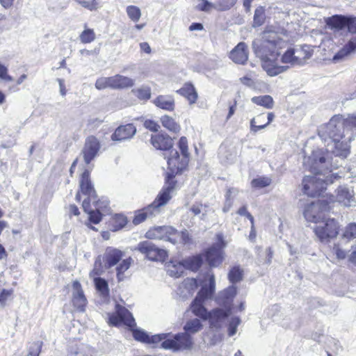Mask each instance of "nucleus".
<instances>
[{
  "label": "nucleus",
  "mask_w": 356,
  "mask_h": 356,
  "mask_svg": "<svg viewBox=\"0 0 356 356\" xmlns=\"http://www.w3.org/2000/svg\"><path fill=\"white\" fill-rule=\"evenodd\" d=\"M318 136L325 145L336 156L345 159L350 153V142L356 136V115L348 114L346 117L338 114L329 122L321 125Z\"/></svg>",
  "instance_id": "f257e3e1"
},
{
  "label": "nucleus",
  "mask_w": 356,
  "mask_h": 356,
  "mask_svg": "<svg viewBox=\"0 0 356 356\" xmlns=\"http://www.w3.org/2000/svg\"><path fill=\"white\" fill-rule=\"evenodd\" d=\"M286 32L273 26H266L252 43L254 53L261 61V66L270 76H276L286 71L289 66L279 65L277 60L280 51L287 46Z\"/></svg>",
  "instance_id": "f03ea898"
},
{
  "label": "nucleus",
  "mask_w": 356,
  "mask_h": 356,
  "mask_svg": "<svg viewBox=\"0 0 356 356\" xmlns=\"http://www.w3.org/2000/svg\"><path fill=\"white\" fill-rule=\"evenodd\" d=\"M198 282L201 289L194 300L191 302L190 309L193 312H208L204 307V304L205 301L211 298L215 292L216 282L214 274L211 270H209L199 277Z\"/></svg>",
  "instance_id": "7ed1b4c3"
},
{
  "label": "nucleus",
  "mask_w": 356,
  "mask_h": 356,
  "mask_svg": "<svg viewBox=\"0 0 356 356\" xmlns=\"http://www.w3.org/2000/svg\"><path fill=\"white\" fill-rule=\"evenodd\" d=\"M178 147L180 154L176 149H172L168 158V164L170 170L176 174L184 171L187 168L189 162L190 154L188 148V140L186 137H181L178 143Z\"/></svg>",
  "instance_id": "20e7f679"
},
{
  "label": "nucleus",
  "mask_w": 356,
  "mask_h": 356,
  "mask_svg": "<svg viewBox=\"0 0 356 356\" xmlns=\"http://www.w3.org/2000/svg\"><path fill=\"white\" fill-rule=\"evenodd\" d=\"M161 343L164 349L172 350L174 352L191 350L194 341L191 334L184 332L176 334L172 339H165Z\"/></svg>",
  "instance_id": "39448f33"
},
{
  "label": "nucleus",
  "mask_w": 356,
  "mask_h": 356,
  "mask_svg": "<svg viewBox=\"0 0 356 356\" xmlns=\"http://www.w3.org/2000/svg\"><path fill=\"white\" fill-rule=\"evenodd\" d=\"M319 225L314 227V232L322 243H328L330 239L335 238L339 229V223L334 218L321 220Z\"/></svg>",
  "instance_id": "423d86ee"
},
{
  "label": "nucleus",
  "mask_w": 356,
  "mask_h": 356,
  "mask_svg": "<svg viewBox=\"0 0 356 356\" xmlns=\"http://www.w3.org/2000/svg\"><path fill=\"white\" fill-rule=\"evenodd\" d=\"M330 210V206L325 200H319L308 204L304 211V216L307 221L315 223L325 220V213Z\"/></svg>",
  "instance_id": "0eeeda50"
},
{
  "label": "nucleus",
  "mask_w": 356,
  "mask_h": 356,
  "mask_svg": "<svg viewBox=\"0 0 356 356\" xmlns=\"http://www.w3.org/2000/svg\"><path fill=\"white\" fill-rule=\"evenodd\" d=\"M145 236L149 239L163 240L175 244L178 242L179 234L172 227L162 226L149 229Z\"/></svg>",
  "instance_id": "6e6552de"
},
{
  "label": "nucleus",
  "mask_w": 356,
  "mask_h": 356,
  "mask_svg": "<svg viewBox=\"0 0 356 356\" xmlns=\"http://www.w3.org/2000/svg\"><path fill=\"white\" fill-rule=\"evenodd\" d=\"M217 242L206 252L205 258L211 267L218 266L223 260L222 248L226 245L222 234L216 235Z\"/></svg>",
  "instance_id": "1a4fd4ad"
},
{
  "label": "nucleus",
  "mask_w": 356,
  "mask_h": 356,
  "mask_svg": "<svg viewBox=\"0 0 356 356\" xmlns=\"http://www.w3.org/2000/svg\"><path fill=\"white\" fill-rule=\"evenodd\" d=\"M136 250L145 254L147 258L152 261H163L168 257L166 250L158 248L156 245L149 241L140 242L138 244Z\"/></svg>",
  "instance_id": "9d476101"
},
{
  "label": "nucleus",
  "mask_w": 356,
  "mask_h": 356,
  "mask_svg": "<svg viewBox=\"0 0 356 356\" xmlns=\"http://www.w3.org/2000/svg\"><path fill=\"white\" fill-rule=\"evenodd\" d=\"M322 171L318 170V172H313L314 176H310V178H312V181H314V184H315V189H313L312 193L309 192V196L311 197L320 195L326 189L328 184H332L334 179L340 177L334 173H329L327 175H323Z\"/></svg>",
  "instance_id": "9b49d317"
},
{
  "label": "nucleus",
  "mask_w": 356,
  "mask_h": 356,
  "mask_svg": "<svg viewBox=\"0 0 356 356\" xmlns=\"http://www.w3.org/2000/svg\"><path fill=\"white\" fill-rule=\"evenodd\" d=\"M236 295V287L232 285L225 290L220 291L216 299L217 304L222 307V309H214L211 312H231L232 309H234L235 307L232 305L234 298Z\"/></svg>",
  "instance_id": "f8f14e48"
},
{
  "label": "nucleus",
  "mask_w": 356,
  "mask_h": 356,
  "mask_svg": "<svg viewBox=\"0 0 356 356\" xmlns=\"http://www.w3.org/2000/svg\"><path fill=\"white\" fill-rule=\"evenodd\" d=\"M348 31L353 34L348 42L343 46L333 57L334 61L342 60L346 56L355 53L356 51V17H351L349 22Z\"/></svg>",
  "instance_id": "ddd939ff"
},
{
  "label": "nucleus",
  "mask_w": 356,
  "mask_h": 356,
  "mask_svg": "<svg viewBox=\"0 0 356 356\" xmlns=\"http://www.w3.org/2000/svg\"><path fill=\"white\" fill-rule=\"evenodd\" d=\"M100 149V143L98 139L93 136H88L81 150L83 160L86 164H89L98 154Z\"/></svg>",
  "instance_id": "4468645a"
},
{
  "label": "nucleus",
  "mask_w": 356,
  "mask_h": 356,
  "mask_svg": "<svg viewBox=\"0 0 356 356\" xmlns=\"http://www.w3.org/2000/svg\"><path fill=\"white\" fill-rule=\"evenodd\" d=\"M168 186L157 195L154 201L150 204L154 209L159 213V207L167 204L171 198V193L175 188L176 182L172 179L170 175L168 176Z\"/></svg>",
  "instance_id": "2eb2a0df"
},
{
  "label": "nucleus",
  "mask_w": 356,
  "mask_h": 356,
  "mask_svg": "<svg viewBox=\"0 0 356 356\" xmlns=\"http://www.w3.org/2000/svg\"><path fill=\"white\" fill-rule=\"evenodd\" d=\"M134 338L140 342L156 345L162 340L165 339L170 334V333H162L154 335H149L145 330L139 328L132 330Z\"/></svg>",
  "instance_id": "dca6fc26"
},
{
  "label": "nucleus",
  "mask_w": 356,
  "mask_h": 356,
  "mask_svg": "<svg viewBox=\"0 0 356 356\" xmlns=\"http://www.w3.org/2000/svg\"><path fill=\"white\" fill-rule=\"evenodd\" d=\"M327 158L325 152L322 149L314 150L312 155L308 157L305 163H309V170L312 172H318V170H323L326 165Z\"/></svg>",
  "instance_id": "f3484780"
},
{
  "label": "nucleus",
  "mask_w": 356,
  "mask_h": 356,
  "mask_svg": "<svg viewBox=\"0 0 356 356\" xmlns=\"http://www.w3.org/2000/svg\"><path fill=\"white\" fill-rule=\"evenodd\" d=\"M198 317L203 321H208L210 327L216 330L224 325L229 313H199Z\"/></svg>",
  "instance_id": "a211bd4d"
},
{
  "label": "nucleus",
  "mask_w": 356,
  "mask_h": 356,
  "mask_svg": "<svg viewBox=\"0 0 356 356\" xmlns=\"http://www.w3.org/2000/svg\"><path fill=\"white\" fill-rule=\"evenodd\" d=\"M353 191L346 186H341L337 191V201L345 207L355 206Z\"/></svg>",
  "instance_id": "6ab92c4d"
},
{
  "label": "nucleus",
  "mask_w": 356,
  "mask_h": 356,
  "mask_svg": "<svg viewBox=\"0 0 356 356\" xmlns=\"http://www.w3.org/2000/svg\"><path fill=\"white\" fill-rule=\"evenodd\" d=\"M108 323L114 326L127 325L129 327L136 325L131 313H113L108 318Z\"/></svg>",
  "instance_id": "aec40b11"
},
{
  "label": "nucleus",
  "mask_w": 356,
  "mask_h": 356,
  "mask_svg": "<svg viewBox=\"0 0 356 356\" xmlns=\"http://www.w3.org/2000/svg\"><path fill=\"white\" fill-rule=\"evenodd\" d=\"M136 133V128L133 124L118 127L111 136L114 141H122L131 139Z\"/></svg>",
  "instance_id": "412c9836"
},
{
  "label": "nucleus",
  "mask_w": 356,
  "mask_h": 356,
  "mask_svg": "<svg viewBox=\"0 0 356 356\" xmlns=\"http://www.w3.org/2000/svg\"><path fill=\"white\" fill-rule=\"evenodd\" d=\"M229 58L237 64L244 65L248 59V46L245 42H239L229 54Z\"/></svg>",
  "instance_id": "4be33fe9"
},
{
  "label": "nucleus",
  "mask_w": 356,
  "mask_h": 356,
  "mask_svg": "<svg viewBox=\"0 0 356 356\" xmlns=\"http://www.w3.org/2000/svg\"><path fill=\"white\" fill-rule=\"evenodd\" d=\"M72 287L73 305L79 312H84L87 305V300L81 289V285L79 282L74 281Z\"/></svg>",
  "instance_id": "5701e85b"
},
{
  "label": "nucleus",
  "mask_w": 356,
  "mask_h": 356,
  "mask_svg": "<svg viewBox=\"0 0 356 356\" xmlns=\"http://www.w3.org/2000/svg\"><path fill=\"white\" fill-rule=\"evenodd\" d=\"M198 286L197 280L194 278L185 279L177 289V294L183 299L191 296Z\"/></svg>",
  "instance_id": "b1692460"
},
{
  "label": "nucleus",
  "mask_w": 356,
  "mask_h": 356,
  "mask_svg": "<svg viewBox=\"0 0 356 356\" xmlns=\"http://www.w3.org/2000/svg\"><path fill=\"white\" fill-rule=\"evenodd\" d=\"M122 256L121 250L111 247L107 248L103 257L105 267L109 268L114 266L120 261Z\"/></svg>",
  "instance_id": "393cba45"
},
{
  "label": "nucleus",
  "mask_w": 356,
  "mask_h": 356,
  "mask_svg": "<svg viewBox=\"0 0 356 356\" xmlns=\"http://www.w3.org/2000/svg\"><path fill=\"white\" fill-rule=\"evenodd\" d=\"M304 52L302 50H297L293 48L288 49L281 58L282 63L290 64L291 65L302 64L301 54Z\"/></svg>",
  "instance_id": "a878e982"
},
{
  "label": "nucleus",
  "mask_w": 356,
  "mask_h": 356,
  "mask_svg": "<svg viewBox=\"0 0 356 356\" xmlns=\"http://www.w3.org/2000/svg\"><path fill=\"white\" fill-rule=\"evenodd\" d=\"M152 145L157 149L168 150L172 147V139L167 134H156L151 138Z\"/></svg>",
  "instance_id": "bb28decb"
},
{
  "label": "nucleus",
  "mask_w": 356,
  "mask_h": 356,
  "mask_svg": "<svg viewBox=\"0 0 356 356\" xmlns=\"http://www.w3.org/2000/svg\"><path fill=\"white\" fill-rule=\"evenodd\" d=\"M81 192L90 197H97L96 192L90 179V172L86 170L81 177L80 180Z\"/></svg>",
  "instance_id": "cd10ccee"
},
{
  "label": "nucleus",
  "mask_w": 356,
  "mask_h": 356,
  "mask_svg": "<svg viewBox=\"0 0 356 356\" xmlns=\"http://www.w3.org/2000/svg\"><path fill=\"white\" fill-rule=\"evenodd\" d=\"M153 103L156 107L167 111H173L175 108V99L172 95H159L153 100Z\"/></svg>",
  "instance_id": "c85d7f7f"
},
{
  "label": "nucleus",
  "mask_w": 356,
  "mask_h": 356,
  "mask_svg": "<svg viewBox=\"0 0 356 356\" xmlns=\"http://www.w3.org/2000/svg\"><path fill=\"white\" fill-rule=\"evenodd\" d=\"M351 17H345L343 15H333L325 19L326 24L331 29H336L341 30L345 27L349 29V22H350Z\"/></svg>",
  "instance_id": "c756f323"
},
{
  "label": "nucleus",
  "mask_w": 356,
  "mask_h": 356,
  "mask_svg": "<svg viewBox=\"0 0 356 356\" xmlns=\"http://www.w3.org/2000/svg\"><path fill=\"white\" fill-rule=\"evenodd\" d=\"M156 214H158V211L149 204L136 213L133 219V223L134 225H138L145 221L147 218H152Z\"/></svg>",
  "instance_id": "7c9ffc66"
},
{
  "label": "nucleus",
  "mask_w": 356,
  "mask_h": 356,
  "mask_svg": "<svg viewBox=\"0 0 356 356\" xmlns=\"http://www.w3.org/2000/svg\"><path fill=\"white\" fill-rule=\"evenodd\" d=\"M179 95L185 97L191 104H194L197 99V93L195 87L190 83H186L179 90H177Z\"/></svg>",
  "instance_id": "2f4dec72"
},
{
  "label": "nucleus",
  "mask_w": 356,
  "mask_h": 356,
  "mask_svg": "<svg viewBox=\"0 0 356 356\" xmlns=\"http://www.w3.org/2000/svg\"><path fill=\"white\" fill-rule=\"evenodd\" d=\"M113 89H124L131 88L134 85V80L122 75L116 74L112 76Z\"/></svg>",
  "instance_id": "473e14b6"
},
{
  "label": "nucleus",
  "mask_w": 356,
  "mask_h": 356,
  "mask_svg": "<svg viewBox=\"0 0 356 356\" xmlns=\"http://www.w3.org/2000/svg\"><path fill=\"white\" fill-rule=\"evenodd\" d=\"M202 257L201 255H196L184 259L182 263L186 268L196 271L202 266Z\"/></svg>",
  "instance_id": "72a5a7b5"
},
{
  "label": "nucleus",
  "mask_w": 356,
  "mask_h": 356,
  "mask_svg": "<svg viewBox=\"0 0 356 356\" xmlns=\"http://www.w3.org/2000/svg\"><path fill=\"white\" fill-rule=\"evenodd\" d=\"M241 319L238 317L231 315L229 313L225 323V325H227V334L229 337H232L237 332V327L241 324Z\"/></svg>",
  "instance_id": "f704fd0d"
},
{
  "label": "nucleus",
  "mask_w": 356,
  "mask_h": 356,
  "mask_svg": "<svg viewBox=\"0 0 356 356\" xmlns=\"http://www.w3.org/2000/svg\"><path fill=\"white\" fill-rule=\"evenodd\" d=\"M202 328L201 320L197 318L188 320L184 326L185 332L189 334L198 332Z\"/></svg>",
  "instance_id": "c9c22d12"
},
{
  "label": "nucleus",
  "mask_w": 356,
  "mask_h": 356,
  "mask_svg": "<svg viewBox=\"0 0 356 356\" xmlns=\"http://www.w3.org/2000/svg\"><path fill=\"white\" fill-rule=\"evenodd\" d=\"M162 125L170 131L177 133L180 131V126L170 116L165 115L161 118Z\"/></svg>",
  "instance_id": "e433bc0d"
},
{
  "label": "nucleus",
  "mask_w": 356,
  "mask_h": 356,
  "mask_svg": "<svg viewBox=\"0 0 356 356\" xmlns=\"http://www.w3.org/2000/svg\"><path fill=\"white\" fill-rule=\"evenodd\" d=\"M238 190L234 188H229L225 195V202L222 208V211L227 213L232 207L234 197L238 194Z\"/></svg>",
  "instance_id": "4c0bfd02"
},
{
  "label": "nucleus",
  "mask_w": 356,
  "mask_h": 356,
  "mask_svg": "<svg viewBox=\"0 0 356 356\" xmlns=\"http://www.w3.org/2000/svg\"><path fill=\"white\" fill-rule=\"evenodd\" d=\"M266 15L265 8L263 6H259L254 10L253 18V27L260 26L265 22Z\"/></svg>",
  "instance_id": "58836bf2"
},
{
  "label": "nucleus",
  "mask_w": 356,
  "mask_h": 356,
  "mask_svg": "<svg viewBox=\"0 0 356 356\" xmlns=\"http://www.w3.org/2000/svg\"><path fill=\"white\" fill-rule=\"evenodd\" d=\"M252 102L266 108H272L273 106V99L270 95L254 97L252 98Z\"/></svg>",
  "instance_id": "ea45409f"
},
{
  "label": "nucleus",
  "mask_w": 356,
  "mask_h": 356,
  "mask_svg": "<svg viewBox=\"0 0 356 356\" xmlns=\"http://www.w3.org/2000/svg\"><path fill=\"white\" fill-rule=\"evenodd\" d=\"M243 275V270L239 266H234L228 273V279L230 282L235 284L242 280Z\"/></svg>",
  "instance_id": "a19ab883"
},
{
  "label": "nucleus",
  "mask_w": 356,
  "mask_h": 356,
  "mask_svg": "<svg viewBox=\"0 0 356 356\" xmlns=\"http://www.w3.org/2000/svg\"><path fill=\"white\" fill-rule=\"evenodd\" d=\"M94 282L97 290L101 295L104 297L108 296L109 290L107 282L102 277H95Z\"/></svg>",
  "instance_id": "79ce46f5"
},
{
  "label": "nucleus",
  "mask_w": 356,
  "mask_h": 356,
  "mask_svg": "<svg viewBox=\"0 0 356 356\" xmlns=\"http://www.w3.org/2000/svg\"><path fill=\"white\" fill-rule=\"evenodd\" d=\"M131 261L132 259L129 257L122 260L117 266V277L119 281H122L124 279V273L129 268Z\"/></svg>",
  "instance_id": "37998d69"
},
{
  "label": "nucleus",
  "mask_w": 356,
  "mask_h": 356,
  "mask_svg": "<svg viewBox=\"0 0 356 356\" xmlns=\"http://www.w3.org/2000/svg\"><path fill=\"white\" fill-rule=\"evenodd\" d=\"M132 92L141 100L147 101L151 97V88L149 86H143L139 88L132 90Z\"/></svg>",
  "instance_id": "c03bdc74"
},
{
  "label": "nucleus",
  "mask_w": 356,
  "mask_h": 356,
  "mask_svg": "<svg viewBox=\"0 0 356 356\" xmlns=\"http://www.w3.org/2000/svg\"><path fill=\"white\" fill-rule=\"evenodd\" d=\"M356 238V223H349L343 230L342 238L350 241Z\"/></svg>",
  "instance_id": "a18cd8bd"
},
{
  "label": "nucleus",
  "mask_w": 356,
  "mask_h": 356,
  "mask_svg": "<svg viewBox=\"0 0 356 356\" xmlns=\"http://www.w3.org/2000/svg\"><path fill=\"white\" fill-rule=\"evenodd\" d=\"M275 118V115L273 113H268V122L264 124L257 125L256 118H252L250 121V130L256 133L258 131L266 128Z\"/></svg>",
  "instance_id": "49530a36"
},
{
  "label": "nucleus",
  "mask_w": 356,
  "mask_h": 356,
  "mask_svg": "<svg viewBox=\"0 0 356 356\" xmlns=\"http://www.w3.org/2000/svg\"><path fill=\"white\" fill-rule=\"evenodd\" d=\"M126 12L129 19L134 22H138L141 17L140 9L136 6H128Z\"/></svg>",
  "instance_id": "de8ad7c7"
},
{
  "label": "nucleus",
  "mask_w": 356,
  "mask_h": 356,
  "mask_svg": "<svg viewBox=\"0 0 356 356\" xmlns=\"http://www.w3.org/2000/svg\"><path fill=\"white\" fill-rule=\"evenodd\" d=\"M185 268L182 261H181L177 264L172 265V266H169L168 273L171 277H179L182 275Z\"/></svg>",
  "instance_id": "09e8293b"
},
{
  "label": "nucleus",
  "mask_w": 356,
  "mask_h": 356,
  "mask_svg": "<svg viewBox=\"0 0 356 356\" xmlns=\"http://www.w3.org/2000/svg\"><path fill=\"white\" fill-rule=\"evenodd\" d=\"M95 88L98 90H104L106 88H113L112 76L101 77L97 79L95 82Z\"/></svg>",
  "instance_id": "8fccbe9b"
},
{
  "label": "nucleus",
  "mask_w": 356,
  "mask_h": 356,
  "mask_svg": "<svg viewBox=\"0 0 356 356\" xmlns=\"http://www.w3.org/2000/svg\"><path fill=\"white\" fill-rule=\"evenodd\" d=\"M102 208L99 206V202L97 201L95 204V211H88L89 214V220L94 224H98L102 220V214L100 213L99 209Z\"/></svg>",
  "instance_id": "3c124183"
},
{
  "label": "nucleus",
  "mask_w": 356,
  "mask_h": 356,
  "mask_svg": "<svg viewBox=\"0 0 356 356\" xmlns=\"http://www.w3.org/2000/svg\"><path fill=\"white\" fill-rule=\"evenodd\" d=\"M127 218L122 214H117L113 218V226L114 227V231L122 229L127 225Z\"/></svg>",
  "instance_id": "603ef678"
},
{
  "label": "nucleus",
  "mask_w": 356,
  "mask_h": 356,
  "mask_svg": "<svg viewBox=\"0 0 356 356\" xmlns=\"http://www.w3.org/2000/svg\"><path fill=\"white\" fill-rule=\"evenodd\" d=\"M302 184L303 193L309 196V192L312 193L313 189H315V184H314L312 178H310V176H305L302 179Z\"/></svg>",
  "instance_id": "864d4df0"
},
{
  "label": "nucleus",
  "mask_w": 356,
  "mask_h": 356,
  "mask_svg": "<svg viewBox=\"0 0 356 356\" xmlns=\"http://www.w3.org/2000/svg\"><path fill=\"white\" fill-rule=\"evenodd\" d=\"M271 184V179L269 177H264L254 179L251 181V185L254 188H264L269 186Z\"/></svg>",
  "instance_id": "5fc2aeb1"
},
{
  "label": "nucleus",
  "mask_w": 356,
  "mask_h": 356,
  "mask_svg": "<svg viewBox=\"0 0 356 356\" xmlns=\"http://www.w3.org/2000/svg\"><path fill=\"white\" fill-rule=\"evenodd\" d=\"M95 39V33L92 29H86L80 35V40L83 43H90Z\"/></svg>",
  "instance_id": "6e6d98bb"
},
{
  "label": "nucleus",
  "mask_w": 356,
  "mask_h": 356,
  "mask_svg": "<svg viewBox=\"0 0 356 356\" xmlns=\"http://www.w3.org/2000/svg\"><path fill=\"white\" fill-rule=\"evenodd\" d=\"M76 1L81 6L90 11L96 10L99 7L96 0H76Z\"/></svg>",
  "instance_id": "4d7b16f0"
},
{
  "label": "nucleus",
  "mask_w": 356,
  "mask_h": 356,
  "mask_svg": "<svg viewBox=\"0 0 356 356\" xmlns=\"http://www.w3.org/2000/svg\"><path fill=\"white\" fill-rule=\"evenodd\" d=\"M205 207H206V206H203L200 203H195V204H193L191 206V207L190 208V211L195 216L200 215V214L202 213V216H201L200 218L202 220H204L205 218V216H206V212L203 211V208H205Z\"/></svg>",
  "instance_id": "13d9d810"
},
{
  "label": "nucleus",
  "mask_w": 356,
  "mask_h": 356,
  "mask_svg": "<svg viewBox=\"0 0 356 356\" xmlns=\"http://www.w3.org/2000/svg\"><path fill=\"white\" fill-rule=\"evenodd\" d=\"M237 0H222L219 2L218 9L219 10H227L234 6Z\"/></svg>",
  "instance_id": "bf43d9fd"
},
{
  "label": "nucleus",
  "mask_w": 356,
  "mask_h": 356,
  "mask_svg": "<svg viewBox=\"0 0 356 356\" xmlns=\"http://www.w3.org/2000/svg\"><path fill=\"white\" fill-rule=\"evenodd\" d=\"M41 348H42L41 342L33 343L29 348V355L39 356L40 353L41 351Z\"/></svg>",
  "instance_id": "052dcab7"
},
{
  "label": "nucleus",
  "mask_w": 356,
  "mask_h": 356,
  "mask_svg": "<svg viewBox=\"0 0 356 356\" xmlns=\"http://www.w3.org/2000/svg\"><path fill=\"white\" fill-rule=\"evenodd\" d=\"M0 79L10 82L13 81L11 76L8 74V69L6 66L0 63Z\"/></svg>",
  "instance_id": "680f3d73"
},
{
  "label": "nucleus",
  "mask_w": 356,
  "mask_h": 356,
  "mask_svg": "<svg viewBox=\"0 0 356 356\" xmlns=\"http://www.w3.org/2000/svg\"><path fill=\"white\" fill-rule=\"evenodd\" d=\"M333 252L339 259H343L347 255V251L341 248L339 245H335L333 247Z\"/></svg>",
  "instance_id": "e2e57ef3"
},
{
  "label": "nucleus",
  "mask_w": 356,
  "mask_h": 356,
  "mask_svg": "<svg viewBox=\"0 0 356 356\" xmlns=\"http://www.w3.org/2000/svg\"><path fill=\"white\" fill-rule=\"evenodd\" d=\"M143 125L146 129L152 131H157L160 128V126L156 122L151 120H146Z\"/></svg>",
  "instance_id": "0e129e2a"
},
{
  "label": "nucleus",
  "mask_w": 356,
  "mask_h": 356,
  "mask_svg": "<svg viewBox=\"0 0 356 356\" xmlns=\"http://www.w3.org/2000/svg\"><path fill=\"white\" fill-rule=\"evenodd\" d=\"M13 290L3 289L0 294V305H4L6 301L11 297Z\"/></svg>",
  "instance_id": "69168bd1"
},
{
  "label": "nucleus",
  "mask_w": 356,
  "mask_h": 356,
  "mask_svg": "<svg viewBox=\"0 0 356 356\" xmlns=\"http://www.w3.org/2000/svg\"><path fill=\"white\" fill-rule=\"evenodd\" d=\"M197 8L202 11H209L213 8V5L207 0H200Z\"/></svg>",
  "instance_id": "338daca9"
},
{
  "label": "nucleus",
  "mask_w": 356,
  "mask_h": 356,
  "mask_svg": "<svg viewBox=\"0 0 356 356\" xmlns=\"http://www.w3.org/2000/svg\"><path fill=\"white\" fill-rule=\"evenodd\" d=\"M348 261L351 264V268L356 270V247L352 245V252L348 255Z\"/></svg>",
  "instance_id": "774afa93"
}]
</instances>
